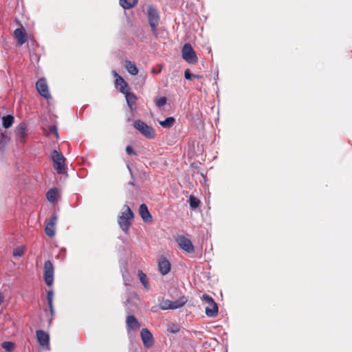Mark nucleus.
I'll return each instance as SVG.
<instances>
[{
    "label": "nucleus",
    "mask_w": 352,
    "mask_h": 352,
    "mask_svg": "<svg viewBox=\"0 0 352 352\" xmlns=\"http://www.w3.org/2000/svg\"><path fill=\"white\" fill-rule=\"evenodd\" d=\"M184 76L187 80H190L192 76L197 77L195 75H192L189 70H186L184 72Z\"/></svg>",
    "instance_id": "33"
},
{
    "label": "nucleus",
    "mask_w": 352,
    "mask_h": 352,
    "mask_svg": "<svg viewBox=\"0 0 352 352\" xmlns=\"http://www.w3.org/2000/svg\"><path fill=\"white\" fill-rule=\"evenodd\" d=\"M188 203L190 204V208L195 210L199 207L200 204V201L194 195H190L189 197Z\"/></svg>",
    "instance_id": "25"
},
{
    "label": "nucleus",
    "mask_w": 352,
    "mask_h": 352,
    "mask_svg": "<svg viewBox=\"0 0 352 352\" xmlns=\"http://www.w3.org/2000/svg\"><path fill=\"white\" fill-rule=\"evenodd\" d=\"M52 159L54 162V167L58 174L65 173V158L60 152L54 151L52 153Z\"/></svg>",
    "instance_id": "4"
},
{
    "label": "nucleus",
    "mask_w": 352,
    "mask_h": 352,
    "mask_svg": "<svg viewBox=\"0 0 352 352\" xmlns=\"http://www.w3.org/2000/svg\"><path fill=\"white\" fill-rule=\"evenodd\" d=\"M2 347L8 352L13 351L14 349V344L11 342H4L1 344Z\"/></svg>",
    "instance_id": "28"
},
{
    "label": "nucleus",
    "mask_w": 352,
    "mask_h": 352,
    "mask_svg": "<svg viewBox=\"0 0 352 352\" xmlns=\"http://www.w3.org/2000/svg\"><path fill=\"white\" fill-rule=\"evenodd\" d=\"M183 58L189 63H195L197 62V55L189 43H186L182 50Z\"/></svg>",
    "instance_id": "6"
},
{
    "label": "nucleus",
    "mask_w": 352,
    "mask_h": 352,
    "mask_svg": "<svg viewBox=\"0 0 352 352\" xmlns=\"http://www.w3.org/2000/svg\"><path fill=\"white\" fill-rule=\"evenodd\" d=\"M36 337H37L38 341L39 344H41V346L43 348L48 350L50 349L49 335L46 332H45L42 330H38V331H36Z\"/></svg>",
    "instance_id": "11"
},
{
    "label": "nucleus",
    "mask_w": 352,
    "mask_h": 352,
    "mask_svg": "<svg viewBox=\"0 0 352 352\" xmlns=\"http://www.w3.org/2000/svg\"><path fill=\"white\" fill-rule=\"evenodd\" d=\"M14 36L19 45H23L26 42V34L23 28H17L14 32Z\"/></svg>",
    "instance_id": "15"
},
{
    "label": "nucleus",
    "mask_w": 352,
    "mask_h": 352,
    "mask_svg": "<svg viewBox=\"0 0 352 352\" xmlns=\"http://www.w3.org/2000/svg\"><path fill=\"white\" fill-rule=\"evenodd\" d=\"M125 67L127 72L133 76L137 75L138 73V69L136 65L131 61L126 60L125 62Z\"/></svg>",
    "instance_id": "22"
},
{
    "label": "nucleus",
    "mask_w": 352,
    "mask_h": 352,
    "mask_svg": "<svg viewBox=\"0 0 352 352\" xmlns=\"http://www.w3.org/2000/svg\"><path fill=\"white\" fill-rule=\"evenodd\" d=\"M133 126L148 139H153L155 137V129L140 120H137L133 122Z\"/></svg>",
    "instance_id": "1"
},
{
    "label": "nucleus",
    "mask_w": 352,
    "mask_h": 352,
    "mask_svg": "<svg viewBox=\"0 0 352 352\" xmlns=\"http://www.w3.org/2000/svg\"><path fill=\"white\" fill-rule=\"evenodd\" d=\"M138 0H120V5L124 9L129 10L138 4Z\"/></svg>",
    "instance_id": "20"
},
{
    "label": "nucleus",
    "mask_w": 352,
    "mask_h": 352,
    "mask_svg": "<svg viewBox=\"0 0 352 352\" xmlns=\"http://www.w3.org/2000/svg\"><path fill=\"white\" fill-rule=\"evenodd\" d=\"M25 248L23 246H19L16 247L13 252V256H21L24 253Z\"/></svg>",
    "instance_id": "30"
},
{
    "label": "nucleus",
    "mask_w": 352,
    "mask_h": 352,
    "mask_svg": "<svg viewBox=\"0 0 352 352\" xmlns=\"http://www.w3.org/2000/svg\"><path fill=\"white\" fill-rule=\"evenodd\" d=\"M159 269L160 272L164 275L169 272L170 270V264L166 258H161L159 261Z\"/></svg>",
    "instance_id": "16"
},
{
    "label": "nucleus",
    "mask_w": 352,
    "mask_h": 352,
    "mask_svg": "<svg viewBox=\"0 0 352 352\" xmlns=\"http://www.w3.org/2000/svg\"><path fill=\"white\" fill-rule=\"evenodd\" d=\"M36 87L38 92L45 98L48 99L50 98L48 86L45 78H40L36 83Z\"/></svg>",
    "instance_id": "10"
},
{
    "label": "nucleus",
    "mask_w": 352,
    "mask_h": 352,
    "mask_svg": "<svg viewBox=\"0 0 352 352\" xmlns=\"http://www.w3.org/2000/svg\"><path fill=\"white\" fill-rule=\"evenodd\" d=\"M58 197V192L57 190L53 188L50 189L47 192V199L50 202H55Z\"/></svg>",
    "instance_id": "23"
},
{
    "label": "nucleus",
    "mask_w": 352,
    "mask_h": 352,
    "mask_svg": "<svg viewBox=\"0 0 352 352\" xmlns=\"http://www.w3.org/2000/svg\"><path fill=\"white\" fill-rule=\"evenodd\" d=\"M201 299L206 304V314L209 317H215L218 313L217 303L207 294H204Z\"/></svg>",
    "instance_id": "5"
},
{
    "label": "nucleus",
    "mask_w": 352,
    "mask_h": 352,
    "mask_svg": "<svg viewBox=\"0 0 352 352\" xmlns=\"http://www.w3.org/2000/svg\"><path fill=\"white\" fill-rule=\"evenodd\" d=\"M53 296H54V293L52 290H50L48 292H47V302H48V305H49V307H50V312L52 314H53V311H54V309H53Z\"/></svg>",
    "instance_id": "27"
},
{
    "label": "nucleus",
    "mask_w": 352,
    "mask_h": 352,
    "mask_svg": "<svg viewBox=\"0 0 352 352\" xmlns=\"http://www.w3.org/2000/svg\"><path fill=\"white\" fill-rule=\"evenodd\" d=\"M147 15L148 23L151 28L152 33L157 35V28L159 25L160 16L157 10L152 6L147 8Z\"/></svg>",
    "instance_id": "2"
},
{
    "label": "nucleus",
    "mask_w": 352,
    "mask_h": 352,
    "mask_svg": "<svg viewBox=\"0 0 352 352\" xmlns=\"http://www.w3.org/2000/svg\"><path fill=\"white\" fill-rule=\"evenodd\" d=\"M16 140L21 142H24L27 136V129L24 123H21L15 129Z\"/></svg>",
    "instance_id": "14"
},
{
    "label": "nucleus",
    "mask_w": 352,
    "mask_h": 352,
    "mask_svg": "<svg viewBox=\"0 0 352 352\" xmlns=\"http://www.w3.org/2000/svg\"><path fill=\"white\" fill-rule=\"evenodd\" d=\"M133 213L129 206H124L121 215L119 216L118 223L120 228L126 232L130 226V220L133 218Z\"/></svg>",
    "instance_id": "3"
},
{
    "label": "nucleus",
    "mask_w": 352,
    "mask_h": 352,
    "mask_svg": "<svg viewBox=\"0 0 352 352\" xmlns=\"http://www.w3.org/2000/svg\"><path fill=\"white\" fill-rule=\"evenodd\" d=\"M187 300L185 297L180 298L179 300L175 301L166 300L160 304V307L162 310L175 309L184 306Z\"/></svg>",
    "instance_id": "7"
},
{
    "label": "nucleus",
    "mask_w": 352,
    "mask_h": 352,
    "mask_svg": "<svg viewBox=\"0 0 352 352\" xmlns=\"http://www.w3.org/2000/svg\"><path fill=\"white\" fill-rule=\"evenodd\" d=\"M44 277L46 284L49 286L52 285L54 280V267L50 261L45 263Z\"/></svg>",
    "instance_id": "9"
},
{
    "label": "nucleus",
    "mask_w": 352,
    "mask_h": 352,
    "mask_svg": "<svg viewBox=\"0 0 352 352\" xmlns=\"http://www.w3.org/2000/svg\"><path fill=\"white\" fill-rule=\"evenodd\" d=\"M57 222V216L54 215L47 222L45 231L47 236L52 237L55 234V226Z\"/></svg>",
    "instance_id": "12"
},
{
    "label": "nucleus",
    "mask_w": 352,
    "mask_h": 352,
    "mask_svg": "<svg viewBox=\"0 0 352 352\" xmlns=\"http://www.w3.org/2000/svg\"><path fill=\"white\" fill-rule=\"evenodd\" d=\"M113 75L116 78V83L118 86H120V91L122 93H124L126 91H128L127 84L124 80V79L121 76H120L116 72H113Z\"/></svg>",
    "instance_id": "18"
},
{
    "label": "nucleus",
    "mask_w": 352,
    "mask_h": 352,
    "mask_svg": "<svg viewBox=\"0 0 352 352\" xmlns=\"http://www.w3.org/2000/svg\"><path fill=\"white\" fill-rule=\"evenodd\" d=\"M126 324L129 329H138L140 327V324L135 317L129 316L126 319Z\"/></svg>",
    "instance_id": "21"
},
{
    "label": "nucleus",
    "mask_w": 352,
    "mask_h": 352,
    "mask_svg": "<svg viewBox=\"0 0 352 352\" xmlns=\"http://www.w3.org/2000/svg\"><path fill=\"white\" fill-rule=\"evenodd\" d=\"M166 98L165 96L160 97L155 100V104L158 108H162L166 103Z\"/></svg>",
    "instance_id": "29"
},
{
    "label": "nucleus",
    "mask_w": 352,
    "mask_h": 352,
    "mask_svg": "<svg viewBox=\"0 0 352 352\" xmlns=\"http://www.w3.org/2000/svg\"><path fill=\"white\" fill-rule=\"evenodd\" d=\"M140 214L144 221H149L151 219V216L145 204H142L140 207Z\"/></svg>",
    "instance_id": "19"
},
{
    "label": "nucleus",
    "mask_w": 352,
    "mask_h": 352,
    "mask_svg": "<svg viewBox=\"0 0 352 352\" xmlns=\"http://www.w3.org/2000/svg\"><path fill=\"white\" fill-rule=\"evenodd\" d=\"M126 153L129 154V155H133L135 154L133 148L131 146H127L126 148Z\"/></svg>",
    "instance_id": "34"
},
{
    "label": "nucleus",
    "mask_w": 352,
    "mask_h": 352,
    "mask_svg": "<svg viewBox=\"0 0 352 352\" xmlns=\"http://www.w3.org/2000/svg\"><path fill=\"white\" fill-rule=\"evenodd\" d=\"M49 134L54 135L56 138H58L57 129H56V126H51L50 127Z\"/></svg>",
    "instance_id": "32"
},
{
    "label": "nucleus",
    "mask_w": 352,
    "mask_h": 352,
    "mask_svg": "<svg viewBox=\"0 0 352 352\" xmlns=\"http://www.w3.org/2000/svg\"><path fill=\"white\" fill-rule=\"evenodd\" d=\"M176 241L179 246L184 251L192 253L194 252V246L191 241L184 235L178 236Z\"/></svg>",
    "instance_id": "8"
},
{
    "label": "nucleus",
    "mask_w": 352,
    "mask_h": 352,
    "mask_svg": "<svg viewBox=\"0 0 352 352\" xmlns=\"http://www.w3.org/2000/svg\"><path fill=\"white\" fill-rule=\"evenodd\" d=\"M175 122V120L173 117H168L164 120L159 121V124L164 128L171 127Z\"/></svg>",
    "instance_id": "24"
},
{
    "label": "nucleus",
    "mask_w": 352,
    "mask_h": 352,
    "mask_svg": "<svg viewBox=\"0 0 352 352\" xmlns=\"http://www.w3.org/2000/svg\"><path fill=\"white\" fill-rule=\"evenodd\" d=\"M141 338L145 347L149 348L153 344V336L147 329L142 330Z\"/></svg>",
    "instance_id": "13"
},
{
    "label": "nucleus",
    "mask_w": 352,
    "mask_h": 352,
    "mask_svg": "<svg viewBox=\"0 0 352 352\" xmlns=\"http://www.w3.org/2000/svg\"><path fill=\"white\" fill-rule=\"evenodd\" d=\"M139 278H140V280L141 283L144 286V287L145 288H148V283L146 280V275L144 274H143L142 272H140L139 274Z\"/></svg>",
    "instance_id": "31"
},
{
    "label": "nucleus",
    "mask_w": 352,
    "mask_h": 352,
    "mask_svg": "<svg viewBox=\"0 0 352 352\" xmlns=\"http://www.w3.org/2000/svg\"><path fill=\"white\" fill-rule=\"evenodd\" d=\"M124 94H125V98L130 109L133 110V109L135 108L136 96L133 93L129 92V91H126Z\"/></svg>",
    "instance_id": "17"
},
{
    "label": "nucleus",
    "mask_w": 352,
    "mask_h": 352,
    "mask_svg": "<svg viewBox=\"0 0 352 352\" xmlns=\"http://www.w3.org/2000/svg\"><path fill=\"white\" fill-rule=\"evenodd\" d=\"M2 120H3V126L6 129H8L12 126L13 121H14V118L12 116H3L2 118Z\"/></svg>",
    "instance_id": "26"
},
{
    "label": "nucleus",
    "mask_w": 352,
    "mask_h": 352,
    "mask_svg": "<svg viewBox=\"0 0 352 352\" xmlns=\"http://www.w3.org/2000/svg\"><path fill=\"white\" fill-rule=\"evenodd\" d=\"M8 141V137L5 134H1V142H7Z\"/></svg>",
    "instance_id": "35"
}]
</instances>
